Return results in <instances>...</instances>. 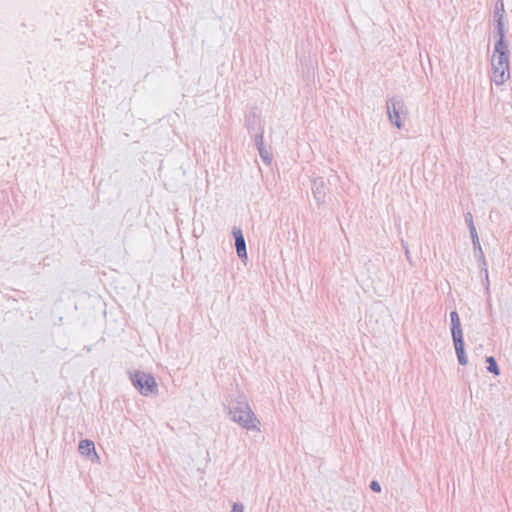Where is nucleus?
<instances>
[{
  "instance_id": "423d86ee",
  "label": "nucleus",
  "mask_w": 512,
  "mask_h": 512,
  "mask_svg": "<svg viewBox=\"0 0 512 512\" xmlns=\"http://www.w3.org/2000/svg\"><path fill=\"white\" fill-rule=\"evenodd\" d=\"M313 197L318 206L323 205L326 201L328 191L327 184L323 177H315L311 186Z\"/></svg>"
},
{
  "instance_id": "4468645a",
  "label": "nucleus",
  "mask_w": 512,
  "mask_h": 512,
  "mask_svg": "<svg viewBox=\"0 0 512 512\" xmlns=\"http://www.w3.org/2000/svg\"><path fill=\"white\" fill-rule=\"evenodd\" d=\"M258 152H259V155H260V157H261V159L263 160L264 163H266V164H270L271 163L272 156H271V154L269 153V151L267 150L266 147L258 149Z\"/></svg>"
},
{
  "instance_id": "39448f33",
  "label": "nucleus",
  "mask_w": 512,
  "mask_h": 512,
  "mask_svg": "<svg viewBox=\"0 0 512 512\" xmlns=\"http://www.w3.org/2000/svg\"><path fill=\"white\" fill-rule=\"evenodd\" d=\"M386 109L391 124L402 129L404 126L402 117L405 118L408 114L404 100L399 96L390 97L386 100Z\"/></svg>"
},
{
  "instance_id": "2eb2a0df",
  "label": "nucleus",
  "mask_w": 512,
  "mask_h": 512,
  "mask_svg": "<svg viewBox=\"0 0 512 512\" xmlns=\"http://www.w3.org/2000/svg\"><path fill=\"white\" fill-rule=\"evenodd\" d=\"M468 228H469V233H470V236H471V239H472L473 246H477L478 247V243L480 241H479V237H478V234H477L476 227H475L474 223H471V225Z\"/></svg>"
},
{
  "instance_id": "20e7f679",
  "label": "nucleus",
  "mask_w": 512,
  "mask_h": 512,
  "mask_svg": "<svg viewBox=\"0 0 512 512\" xmlns=\"http://www.w3.org/2000/svg\"><path fill=\"white\" fill-rule=\"evenodd\" d=\"M129 378L136 390L143 396L158 392V386L152 374L140 370L129 372Z\"/></svg>"
},
{
  "instance_id": "6e6552de",
  "label": "nucleus",
  "mask_w": 512,
  "mask_h": 512,
  "mask_svg": "<svg viewBox=\"0 0 512 512\" xmlns=\"http://www.w3.org/2000/svg\"><path fill=\"white\" fill-rule=\"evenodd\" d=\"M232 233H233V236L235 239V248H236L237 256L241 260H246L247 259V249H246V242H245V238L242 233V230L240 228L234 227Z\"/></svg>"
},
{
  "instance_id": "dca6fc26",
  "label": "nucleus",
  "mask_w": 512,
  "mask_h": 512,
  "mask_svg": "<svg viewBox=\"0 0 512 512\" xmlns=\"http://www.w3.org/2000/svg\"><path fill=\"white\" fill-rule=\"evenodd\" d=\"M468 228H469V233H470V236H471V239H472L473 246H477L478 247V243L480 241H479V237H478V234H477L476 227H475L474 223H471V225Z\"/></svg>"
},
{
  "instance_id": "a211bd4d",
  "label": "nucleus",
  "mask_w": 512,
  "mask_h": 512,
  "mask_svg": "<svg viewBox=\"0 0 512 512\" xmlns=\"http://www.w3.org/2000/svg\"><path fill=\"white\" fill-rule=\"evenodd\" d=\"M231 512H244V506L242 503L236 502L232 505Z\"/></svg>"
},
{
  "instance_id": "f257e3e1",
  "label": "nucleus",
  "mask_w": 512,
  "mask_h": 512,
  "mask_svg": "<svg viewBox=\"0 0 512 512\" xmlns=\"http://www.w3.org/2000/svg\"><path fill=\"white\" fill-rule=\"evenodd\" d=\"M228 414L231 420L238 423L242 428L260 431V422L244 397L239 396L228 404Z\"/></svg>"
},
{
  "instance_id": "7ed1b4c3",
  "label": "nucleus",
  "mask_w": 512,
  "mask_h": 512,
  "mask_svg": "<svg viewBox=\"0 0 512 512\" xmlns=\"http://www.w3.org/2000/svg\"><path fill=\"white\" fill-rule=\"evenodd\" d=\"M451 336L455 348L458 363L467 365L468 358L465 353V343L459 314L456 310L450 312Z\"/></svg>"
},
{
  "instance_id": "f03ea898",
  "label": "nucleus",
  "mask_w": 512,
  "mask_h": 512,
  "mask_svg": "<svg viewBox=\"0 0 512 512\" xmlns=\"http://www.w3.org/2000/svg\"><path fill=\"white\" fill-rule=\"evenodd\" d=\"M491 65L493 82L498 86L504 84L510 77L509 49L505 40L496 41Z\"/></svg>"
},
{
  "instance_id": "f8f14e48",
  "label": "nucleus",
  "mask_w": 512,
  "mask_h": 512,
  "mask_svg": "<svg viewBox=\"0 0 512 512\" xmlns=\"http://www.w3.org/2000/svg\"><path fill=\"white\" fill-rule=\"evenodd\" d=\"M255 146L258 149L265 147L264 144V127H259L256 133L252 134Z\"/></svg>"
},
{
  "instance_id": "ddd939ff",
  "label": "nucleus",
  "mask_w": 512,
  "mask_h": 512,
  "mask_svg": "<svg viewBox=\"0 0 512 512\" xmlns=\"http://www.w3.org/2000/svg\"><path fill=\"white\" fill-rule=\"evenodd\" d=\"M486 362L488 364L486 367L487 371L498 376L500 374V369L495 358L493 356H488L486 357Z\"/></svg>"
},
{
  "instance_id": "6ab92c4d",
  "label": "nucleus",
  "mask_w": 512,
  "mask_h": 512,
  "mask_svg": "<svg viewBox=\"0 0 512 512\" xmlns=\"http://www.w3.org/2000/svg\"><path fill=\"white\" fill-rule=\"evenodd\" d=\"M402 247L404 249L405 256H406L407 260L411 263V256H410L408 245L403 240H402Z\"/></svg>"
},
{
  "instance_id": "f3484780",
  "label": "nucleus",
  "mask_w": 512,
  "mask_h": 512,
  "mask_svg": "<svg viewBox=\"0 0 512 512\" xmlns=\"http://www.w3.org/2000/svg\"><path fill=\"white\" fill-rule=\"evenodd\" d=\"M370 489L375 493L381 492V485L378 481L372 480L369 485Z\"/></svg>"
},
{
  "instance_id": "0eeeda50",
  "label": "nucleus",
  "mask_w": 512,
  "mask_h": 512,
  "mask_svg": "<svg viewBox=\"0 0 512 512\" xmlns=\"http://www.w3.org/2000/svg\"><path fill=\"white\" fill-rule=\"evenodd\" d=\"M504 3L503 0H498L495 4L494 10V20L496 22V32L498 35V39L505 40V30H504Z\"/></svg>"
},
{
  "instance_id": "9b49d317",
  "label": "nucleus",
  "mask_w": 512,
  "mask_h": 512,
  "mask_svg": "<svg viewBox=\"0 0 512 512\" xmlns=\"http://www.w3.org/2000/svg\"><path fill=\"white\" fill-rule=\"evenodd\" d=\"M78 450H79V453L83 456L90 457L93 454L94 456H96L98 458L96 451H95V445H94L93 441H91L89 439L81 440L79 442Z\"/></svg>"
},
{
  "instance_id": "aec40b11",
  "label": "nucleus",
  "mask_w": 512,
  "mask_h": 512,
  "mask_svg": "<svg viewBox=\"0 0 512 512\" xmlns=\"http://www.w3.org/2000/svg\"><path fill=\"white\" fill-rule=\"evenodd\" d=\"M465 222L467 223L468 227L471 225V223H474L473 216L471 212H466L464 215Z\"/></svg>"
},
{
  "instance_id": "9d476101",
  "label": "nucleus",
  "mask_w": 512,
  "mask_h": 512,
  "mask_svg": "<svg viewBox=\"0 0 512 512\" xmlns=\"http://www.w3.org/2000/svg\"><path fill=\"white\" fill-rule=\"evenodd\" d=\"M474 254L477 260L480 263L481 271L484 272L485 275V289L487 292H489V278H488V269H487V261L484 255V252L482 250L480 242L477 246H473Z\"/></svg>"
},
{
  "instance_id": "1a4fd4ad",
  "label": "nucleus",
  "mask_w": 512,
  "mask_h": 512,
  "mask_svg": "<svg viewBox=\"0 0 512 512\" xmlns=\"http://www.w3.org/2000/svg\"><path fill=\"white\" fill-rule=\"evenodd\" d=\"M245 126L251 135L256 133L259 127H264L262 125L260 116L257 114L255 110L250 111L245 116Z\"/></svg>"
}]
</instances>
